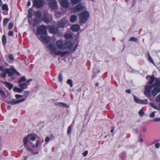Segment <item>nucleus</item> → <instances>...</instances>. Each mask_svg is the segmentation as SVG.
Returning <instances> with one entry per match:
<instances>
[{
  "mask_svg": "<svg viewBox=\"0 0 160 160\" xmlns=\"http://www.w3.org/2000/svg\"><path fill=\"white\" fill-rule=\"evenodd\" d=\"M36 138V136L35 135L32 134H29L25 137H24L23 142L24 146L27 149L32 152L33 154H37L38 153V152H37L35 153L33 152L32 149L30 148V146H32L33 148L35 147V145L32 143V142H31V140L33 141H34Z\"/></svg>",
  "mask_w": 160,
  "mask_h": 160,
  "instance_id": "nucleus-2",
  "label": "nucleus"
},
{
  "mask_svg": "<svg viewBox=\"0 0 160 160\" xmlns=\"http://www.w3.org/2000/svg\"><path fill=\"white\" fill-rule=\"evenodd\" d=\"M64 37L67 39H71L72 38V35L70 33H67L65 35Z\"/></svg>",
  "mask_w": 160,
  "mask_h": 160,
  "instance_id": "nucleus-22",
  "label": "nucleus"
},
{
  "mask_svg": "<svg viewBox=\"0 0 160 160\" xmlns=\"http://www.w3.org/2000/svg\"><path fill=\"white\" fill-rule=\"evenodd\" d=\"M0 93L1 95L4 96L5 95V93L4 91L2 89L0 88Z\"/></svg>",
  "mask_w": 160,
  "mask_h": 160,
  "instance_id": "nucleus-49",
  "label": "nucleus"
},
{
  "mask_svg": "<svg viewBox=\"0 0 160 160\" xmlns=\"http://www.w3.org/2000/svg\"><path fill=\"white\" fill-rule=\"evenodd\" d=\"M148 59L149 61L151 63H153L154 62L153 61V60L152 58L151 57V56H150L149 53L148 52Z\"/></svg>",
  "mask_w": 160,
  "mask_h": 160,
  "instance_id": "nucleus-35",
  "label": "nucleus"
},
{
  "mask_svg": "<svg viewBox=\"0 0 160 160\" xmlns=\"http://www.w3.org/2000/svg\"><path fill=\"white\" fill-rule=\"evenodd\" d=\"M55 15L58 18H59L61 16V13L59 12H55Z\"/></svg>",
  "mask_w": 160,
  "mask_h": 160,
  "instance_id": "nucleus-47",
  "label": "nucleus"
},
{
  "mask_svg": "<svg viewBox=\"0 0 160 160\" xmlns=\"http://www.w3.org/2000/svg\"><path fill=\"white\" fill-rule=\"evenodd\" d=\"M142 103L141 104H147L148 103V101L147 99H145L144 100H142V102H141Z\"/></svg>",
  "mask_w": 160,
  "mask_h": 160,
  "instance_id": "nucleus-46",
  "label": "nucleus"
},
{
  "mask_svg": "<svg viewBox=\"0 0 160 160\" xmlns=\"http://www.w3.org/2000/svg\"><path fill=\"white\" fill-rule=\"evenodd\" d=\"M15 97L16 98L18 99L23 97V96L20 95L16 94L15 95Z\"/></svg>",
  "mask_w": 160,
  "mask_h": 160,
  "instance_id": "nucleus-50",
  "label": "nucleus"
},
{
  "mask_svg": "<svg viewBox=\"0 0 160 160\" xmlns=\"http://www.w3.org/2000/svg\"><path fill=\"white\" fill-rule=\"evenodd\" d=\"M47 28L46 26L41 25L38 27L37 30V34H45L47 33Z\"/></svg>",
  "mask_w": 160,
  "mask_h": 160,
  "instance_id": "nucleus-6",
  "label": "nucleus"
},
{
  "mask_svg": "<svg viewBox=\"0 0 160 160\" xmlns=\"http://www.w3.org/2000/svg\"><path fill=\"white\" fill-rule=\"evenodd\" d=\"M114 128H113L111 130V131L110 132H114Z\"/></svg>",
  "mask_w": 160,
  "mask_h": 160,
  "instance_id": "nucleus-63",
  "label": "nucleus"
},
{
  "mask_svg": "<svg viewBox=\"0 0 160 160\" xmlns=\"http://www.w3.org/2000/svg\"><path fill=\"white\" fill-rule=\"evenodd\" d=\"M9 58L11 60H13L14 59L13 56L12 54H10L9 55Z\"/></svg>",
  "mask_w": 160,
  "mask_h": 160,
  "instance_id": "nucleus-52",
  "label": "nucleus"
},
{
  "mask_svg": "<svg viewBox=\"0 0 160 160\" xmlns=\"http://www.w3.org/2000/svg\"><path fill=\"white\" fill-rule=\"evenodd\" d=\"M149 105L150 106H151L152 107V108L155 109H156L158 110L159 109V108H158L157 106L155 105L152 102H149Z\"/></svg>",
  "mask_w": 160,
  "mask_h": 160,
  "instance_id": "nucleus-28",
  "label": "nucleus"
},
{
  "mask_svg": "<svg viewBox=\"0 0 160 160\" xmlns=\"http://www.w3.org/2000/svg\"><path fill=\"white\" fill-rule=\"evenodd\" d=\"M41 13L39 11H37L36 12V16L38 19H40L41 18Z\"/></svg>",
  "mask_w": 160,
  "mask_h": 160,
  "instance_id": "nucleus-26",
  "label": "nucleus"
},
{
  "mask_svg": "<svg viewBox=\"0 0 160 160\" xmlns=\"http://www.w3.org/2000/svg\"><path fill=\"white\" fill-rule=\"evenodd\" d=\"M67 83L69 84L71 87H72L73 84L72 81L71 79H68L67 81Z\"/></svg>",
  "mask_w": 160,
  "mask_h": 160,
  "instance_id": "nucleus-34",
  "label": "nucleus"
},
{
  "mask_svg": "<svg viewBox=\"0 0 160 160\" xmlns=\"http://www.w3.org/2000/svg\"><path fill=\"white\" fill-rule=\"evenodd\" d=\"M39 141H37L36 142V147H38V145H39Z\"/></svg>",
  "mask_w": 160,
  "mask_h": 160,
  "instance_id": "nucleus-59",
  "label": "nucleus"
},
{
  "mask_svg": "<svg viewBox=\"0 0 160 160\" xmlns=\"http://www.w3.org/2000/svg\"><path fill=\"white\" fill-rule=\"evenodd\" d=\"M61 5L64 8H67L69 6V3L67 0H60Z\"/></svg>",
  "mask_w": 160,
  "mask_h": 160,
  "instance_id": "nucleus-13",
  "label": "nucleus"
},
{
  "mask_svg": "<svg viewBox=\"0 0 160 160\" xmlns=\"http://www.w3.org/2000/svg\"><path fill=\"white\" fill-rule=\"evenodd\" d=\"M153 121L155 122H159L160 121V118H155L153 119Z\"/></svg>",
  "mask_w": 160,
  "mask_h": 160,
  "instance_id": "nucleus-51",
  "label": "nucleus"
},
{
  "mask_svg": "<svg viewBox=\"0 0 160 160\" xmlns=\"http://www.w3.org/2000/svg\"><path fill=\"white\" fill-rule=\"evenodd\" d=\"M4 83L6 87L10 90L12 89L13 87V85L8 82H4Z\"/></svg>",
  "mask_w": 160,
  "mask_h": 160,
  "instance_id": "nucleus-17",
  "label": "nucleus"
},
{
  "mask_svg": "<svg viewBox=\"0 0 160 160\" xmlns=\"http://www.w3.org/2000/svg\"><path fill=\"white\" fill-rule=\"evenodd\" d=\"M29 95V92L28 91H25L24 92V96L25 97H28Z\"/></svg>",
  "mask_w": 160,
  "mask_h": 160,
  "instance_id": "nucleus-32",
  "label": "nucleus"
},
{
  "mask_svg": "<svg viewBox=\"0 0 160 160\" xmlns=\"http://www.w3.org/2000/svg\"><path fill=\"white\" fill-rule=\"evenodd\" d=\"M32 80V79H29L27 80V82L28 83L29 82L31 81Z\"/></svg>",
  "mask_w": 160,
  "mask_h": 160,
  "instance_id": "nucleus-61",
  "label": "nucleus"
},
{
  "mask_svg": "<svg viewBox=\"0 0 160 160\" xmlns=\"http://www.w3.org/2000/svg\"><path fill=\"white\" fill-rule=\"evenodd\" d=\"M134 100L135 102L137 103H142V100L139 99L138 98H137L136 96H134Z\"/></svg>",
  "mask_w": 160,
  "mask_h": 160,
  "instance_id": "nucleus-21",
  "label": "nucleus"
},
{
  "mask_svg": "<svg viewBox=\"0 0 160 160\" xmlns=\"http://www.w3.org/2000/svg\"><path fill=\"white\" fill-rule=\"evenodd\" d=\"M56 45L58 49L60 50H71L72 48V43L69 41L65 42L61 40H58L56 42Z\"/></svg>",
  "mask_w": 160,
  "mask_h": 160,
  "instance_id": "nucleus-3",
  "label": "nucleus"
},
{
  "mask_svg": "<svg viewBox=\"0 0 160 160\" xmlns=\"http://www.w3.org/2000/svg\"><path fill=\"white\" fill-rule=\"evenodd\" d=\"M58 79L60 82H61L62 80V74L60 73L59 74Z\"/></svg>",
  "mask_w": 160,
  "mask_h": 160,
  "instance_id": "nucleus-45",
  "label": "nucleus"
},
{
  "mask_svg": "<svg viewBox=\"0 0 160 160\" xmlns=\"http://www.w3.org/2000/svg\"><path fill=\"white\" fill-rule=\"evenodd\" d=\"M49 32L53 34H59V31L58 28L53 26H50L49 28Z\"/></svg>",
  "mask_w": 160,
  "mask_h": 160,
  "instance_id": "nucleus-9",
  "label": "nucleus"
},
{
  "mask_svg": "<svg viewBox=\"0 0 160 160\" xmlns=\"http://www.w3.org/2000/svg\"><path fill=\"white\" fill-rule=\"evenodd\" d=\"M41 21V20H38V19H35L34 20V25L35 26V23H37V22H40Z\"/></svg>",
  "mask_w": 160,
  "mask_h": 160,
  "instance_id": "nucleus-54",
  "label": "nucleus"
},
{
  "mask_svg": "<svg viewBox=\"0 0 160 160\" xmlns=\"http://www.w3.org/2000/svg\"><path fill=\"white\" fill-rule=\"evenodd\" d=\"M81 0H71V2L73 4H76L80 3Z\"/></svg>",
  "mask_w": 160,
  "mask_h": 160,
  "instance_id": "nucleus-25",
  "label": "nucleus"
},
{
  "mask_svg": "<svg viewBox=\"0 0 160 160\" xmlns=\"http://www.w3.org/2000/svg\"><path fill=\"white\" fill-rule=\"evenodd\" d=\"M55 105L64 108H68L69 105H67L66 103L62 102H57L55 104Z\"/></svg>",
  "mask_w": 160,
  "mask_h": 160,
  "instance_id": "nucleus-16",
  "label": "nucleus"
},
{
  "mask_svg": "<svg viewBox=\"0 0 160 160\" xmlns=\"http://www.w3.org/2000/svg\"><path fill=\"white\" fill-rule=\"evenodd\" d=\"M28 17L30 18L32 17V10L31 9H29L28 10Z\"/></svg>",
  "mask_w": 160,
  "mask_h": 160,
  "instance_id": "nucleus-29",
  "label": "nucleus"
},
{
  "mask_svg": "<svg viewBox=\"0 0 160 160\" xmlns=\"http://www.w3.org/2000/svg\"><path fill=\"white\" fill-rule=\"evenodd\" d=\"M71 29L73 32H77L80 29L79 26L77 24H75L72 26Z\"/></svg>",
  "mask_w": 160,
  "mask_h": 160,
  "instance_id": "nucleus-15",
  "label": "nucleus"
},
{
  "mask_svg": "<svg viewBox=\"0 0 160 160\" xmlns=\"http://www.w3.org/2000/svg\"><path fill=\"white\" fill-rule=\"evenodd\" d=\"M88 153V151H85L82 154L83 155L84 157L86 156Z\"/></svg>",
  "mask_w": 160,
  "mask_h": 160,
  "instance_id": "nucleus-53",
  "label": "nucleus"
},
{
  "mask_svg": "<svg viewBox=\"0 0 160 160\" xmlns=\"http://www.w3.org/2000/svg\"><path fill=\"white\" fill-rule=\"evenodd\" d=\"M152 88H153L152 92V94L153 96L155 97L160 92V80L157 79L152 85H146L144 91V94L146 96L149 97L150 96V92Z\"/></svg>",
  "mask_w": 160,
  "mask_h": 160,
  "instance_id": "nucleus-1",
  "label": "nucleus"
},
{
  "mask_svg": "<svg viewBox=\"0 0 160 160\" xmlns=\"http://www.w3.org/2000/svg\"><path fill=\"white\" fill-rule=\"evenodd\" d=\"M9 21V19L7 18H5L3 20V25L4 26H6L8 22Z\"/></svg>",
  "mask_w": 160,
  "mask_h": 160,
  "instance_id": "nucleus-33",
  "label": "nucleus"
},
{
  "mask_svg": "<svg viewBox=\"0 0 160 160\" xmlns=\"http://www.w3.org/2000/svg\"><path fill=\"white\" fill-rule=\"evenodd\" d=\"M41 39L46 43H48L50 42V39L49 37L46 35L41 36Z\"/></svg>",
  "mask_w": 160,
  "mask_h": 160,
  "instance_id": "nucleus-14",
  "label": "nucleus"
},
{
  "mask_svg": "<svg viewBox=\"0 0 160 160\" xmlns=\"http://www.w3.org/2000/svg\"><path fill=\"white\" fill-rule=\"evenodd\" d=\"M2 8L3 10H5L7 11L8 10V7L7 4H4L3 5L2 7Z\"/></svg>",
  "mask_w": 160,
  "mask_h": 160,
  "instance_id": "nucleus-30",
  "label": "nucleus"
},
{
  "mask_svg": "<svg viewBox=\"0 0 160 160\" xmlns=\"http://www.w3.org/2000/svg\"><path fill=\"white\" fill-rule=\"evenodd\" d=\"M27 4L28 5V6H29L31 5V2L30 1H29L28 2V3H27Z\"/></svg>",
  "mask_w": 160,
  "mask_h": 160,
  "instance_id": "nucleus-62",
  "label": "nucleus"
},
{
  "mask_svg": "<svg viewBox=\"0 0 160 160\" xmlns=\"http://www.w3.org/2000/svg\"><path fill=\"white\" fill-rule=\"evenodd\" d=\"M77 17L75 15H72L70 18V21L72 23L74 22L77 20Z\"/></svg>",
  "mask_w": 160,
  "mask_h": 160,
  "instance_id": "nucleus-18",
  "label": "nucleus"
},
{
  "mask_svg": "<svg viewBox=\"0 0 160 160\" xmlns=\"http://www.w3.org/2000/svg\"><path fill=\"white\" fill-rule=\"evenodd\" d=\"M129 40L130 41H134L135 42H137L138 41L137 39L134 37H131L130 39Z\"/></svg>",
  "mask_w": 160,
  "mask_h": 160,
  "instance_id": "nucleus-41",
  "label": "nucleus"
},
{
  "mask_svg": "<svg viewBox=\"0 0 160 160\" xmlns=\"http://www.w3.org/2000/svg\"><path fill=\"white\" fill-rule=\"evenodd\" d=\"M7 102L8 103L11 104L12 105L16 104V101L13 99H12L9 101H7Z\"/></svg>",
  "mask_w": 160,
  "mask_h": 160,
  "instance_id": "nucleus-23",
  "label": "nucleus"
},
{
  "mask_svg": "<svg viewBox=\"0 0 160 160\" xmlns=\"http://www.w3.org/2000/svg\"><path fill=\"white\" fill-rule=\"evenodd\" d=\"M155 80L154 77L152 76L150 77V80L148 82V84L149 85H152V83Z\"/></svg>",
  "mask_w": 160,
  "mask_h": 160,
  "instance_id": "nucleus-20",
  "label": "nucleus"
},
{
  "mask_svg": "<svg viewBox=\"0 0 160 160\" xmlns=\"http://www.w3.org/2000/svg\"><path fill=\"white\" fill-rule=\"evenodd\" d=\"M5 69L6 68H3L2 67L0 66V70L2 72L4 71H5Z\"/></svg>",
  "mask_w": 160,
  "mask_h": 160,
  "instance_id": "nucleus-57",
  "label": "nucleus"
},
{
  "mask_svg": "<svg viewBox=\"0 0 160 160\" xmlns=\"http://www.w3.org/2000/svg\"><path fill=\"white\" fill-rule=\"evenodd\" d=\"M47 14H48L47 12L45 13L43 18V21L47 23H48L49 22V18L47 17Z\"/></svg>",
  "mask_w": 160,
  "mask_h": 160,
  "instance_id": "nucleus-19",
  "label": "nucleus"
},
{
  "mask_svg": "<svg viewBox=\"0 0 160 160\" xmlns=\"http://www.w3.org/2000/svg\"><path fill=\"white\" fill-rule=\"evenodd\" d=\"M13 33L12 31H10L8 33L9 35L10 36H12L13 35Z\"/></svg>",
  "mask_w": 160,
  "mask_h": 160,
  "instance_id": "nucleus-56",
  "label": "nucleus"
},
{
  "mask_svg": "<svg viewBox=\"0 0 160 160\" xmlns=\"http://www.w3.org/2000/svg\"><path fill=\"white\" fill-rule=\"evenodd\" d=\"M50 140V138L47 136L46 137V138H45V142H46V143H47L49 142Z\"/></svg>",
  "mask_w": 160,
  "mask_h": 160,
  "instance_id": "nucleus-48",
  "label": "nucleus"
},
{
  "mask_svg": "<svg viewBox=\"0 0 160 160\" xmlns=\"http://www.w3.org/2000/svg\"><path fill=\"white\" fill-rule=\"evenodd\" d=\"M25 100V99H24V98H23V99H20L19 100H18L17 101H16V104H17V103H19L21 102H23Z\"/></svg>",
  "mask_w": 160,
  "mask_h": 160,
  "instance_id": "nucleus-36",
  "label": "nucleus"
},
{
  "mask_svg": "<svg viewBox=\"0 0 160 160\" xmlns=\"http://www.w3.org/2000/svg\"><path fill=\"white\" fill-rule=\"evenodd\" d=\"M67 22V21L66 19H62L61 21L58 22V26L59 28H63Z\"/></svg>",
  "mask_w": 160,
  "mask_h": 160,
  "instance_id": "nucleus-12",
  "label": "nucleus"
},
{
  "mask_svg": "<svg viewBox=\"0 0 160 160\" xmlns=\"http://www.w3.org/2000/svg\"><path fill=\"white\" fill-rule=\"evenodd\" d=\"M134 132L135 133H137L138 132V129H136L134 130Z\"/></svg>",
  "mask_w": 160,
  "mask_h": 160,
  "instance_id": "nucleus-60",
  "label": "nucleus"
},
{
  "mask_svg": "<svg viewBox=\"0 0 160 160\" xmlns=\"http://www.w3.org/2000/svg\"><path fill=\"white\" fill-rule=\"evenodd\" d=\"M2 72H3L0 75V76L1 77L5 78L6 76V74L7 73V72H6L5 71H3Z\"/></svg>",
  "mask_w": 160,
  "mask_h": 160,
  "instance_id": "nucleus-38",
  "label": "nucleus"
},
{
  "mask_svg": "<svg viewBox=\"0 0 160 160\" xmlns=\"http://www.w3.org/2000/svg\"><path fill=\"white\" fill-rule=\"evenodd\" d=\"M155 112H152L150 114V117L152 118H153L155 116Z\"/></svg>",
  "mask_w": 160,
  "mask_h": 160,
  "instance_id": "nucleus-42",
  "label": "nucleus"
},
{
  "mask_svg": "<svg viewBox=\"0 0 160 160\" xmlns=\"http://www.w3.org/2000/svg\"><path fill=\"white\" fill-rule=\"evenodd\" d=\"M26 78L24 76H23L19 80H18V83H20L22 82L26 81Z\"/></svg>",
  "mask_w": 160,
  "mask_h": 160,
  "instance_id": "nucleus-27",
  "label": "nucleus"
},
{
  "mask_svg": "<svg viewBox=\"0 0 160 160\" xmlns=\"http://www.w3.org/2000/svg\"><path fill=\"white\" fill-rule=\"evenodd\" d=\"M160 145V143H157L155 144V147L156 148H158L159 147Z\"/></svg>",
  "mask_w": 160,
  "mask_h": 160,
  "instance_id": "nucleus-55",
  "label": "nucleus"
},
{
  "mask_svg": "<svg viewBox=\"0 0 160 160\" xmlns=\"http://www.w3.org/2000/svg\"><path fill=\"white\" fill-rule=\"evenodd\" d=\"M88 12L86 11H84L82 12L80 15L79 18L80 21L82 23H85L87 21L88 18L89 16Z\"/></svg>",
  "mask_w": 160,
  "mask_h": 160,
  "instance_id": "nucleus-5",
  "label": "nucleus"
},
{
  "mask_svg": "<svg viewBox=\"0 0 160 160\" xmlns=\"http://www.w3.org/2000/svg\"><path fill=\"white\" fill-rule=\"evenodd\" d=\"M5 71L7 72V73L8 74V76H9L13 75L14 73H16L18 75H20L18 72L14 70L6 68Z\"/></svg>",
  "mask_w": 160,
  "mask_h": 160,
  "instance_id": "nucleus-10",
  "label": "nucleus"
},
{
  "mask_svg": "<svg viewBox=\"0 0 160 160\" xmlns=\"http://www.w3.org/2000/svg\"><path fill=\"white\" fill-rule=\"evenodd\" d=\"M48 48L49 49L51 54H54L56 55H61L62 57L68 53V52H63L57 50L55 46L52 43L49 44Z\"/></svg>",
  "mask_w": 160,
  "mask_h": 160,
  "instance_id": "nucleus-4",
  "label": "nucleus"
},
{
  "mask_svg": "<svg viewBox=\"0 0 160 160\" xmlns=\"http://www.w3.org/2000/svg\"><path fill=\"white\" fill-rule=\"evenodd\" d=\"M6 37L5 35H4L2 37V42L4 45H5L6 43Z\"/></svg>",
  "mask_w": 160,
  "mask_h": 160,
  "instance_id": "nucleus-24",
  "label": "nucleus"
},
{
  "mask_svg": "<svg viewBox=\"0 0 160 160\" xmlns=\"http://www.w3.org/2000/svg\"><path fill=\"white\" fill-rule=\"evenodd\" d=\"M21 90V89L17 87H14L13 89V90L15 92H20V91Z\"/></svg>",
  "mask_w": 160,
  "mask_h": 160,
  "instance_id": "nucleus-31",
  "label": "nucleus"
},
{
  "mask_svg": "<svg viewBox=\"0 0 160 160\" xmlns=\"http://www.w3.org/2000/svg\"><path fill=\"white\" fill-rule=\"evenodd\" d=\"M44 2L43 0H33V5L38 8H40L43 5Z\"/></svg>",
  "mask_w": 160,
  "mask_h": 160,
  "instance_id": "nucleus-8",
  "label": "nucleus"
},
{
  "mask_svg": "<svg viewBox=\"0 0 160 160\" xmlns=\"http://www.w3.org/2000/svg\"><path fill=\"white\" fill-rule=\"evenodd\" d=\"M126 92L129 94L131 93V90L130 89H127L126 91Z\"/></svg>",
  "mask_w": 160,
  "mask_h": 160,
  "instance_id": "nucleus-58",
  "label": "nucleus"
},
{
  "mask_svg": "<svg viewBox=\"0 0 160 160\" xmlns=\"http://www.w3.org/2000/svg\"><path fill=\"white\" fill-rule=\"evenodd\" d=\"M140 142H142L143 141V140L142 138H141L140 140Z\"/></svg>",
  "mask_w": 160,
  "mask_h": 160,
  "instance_id": "nucleus-64",
  "label": "nucleus"
},
{
  "mask_svg": "<svg viewBox=\"0 0 160 160\" xmlns=\"http://www.w3.org/2000/svg\"><path fill=\"white\" fill-rule=\"evenodd\" d=\"M138 113L140 116H142L144 115V113L142 109H141L139 111Z\"/></svg>",
  "mask_w": 160,
  "mask_h": 160,
  "instance_id": "nucleus-39",
  "label": "nucleus"
},
{
  "mask_svg": "<svg viewBox=\"0 0 160 160\" xmlns=\"http://www.w3.org/2000/svg\"><path fill=\"white\" fill-rule=\"evenodd\" d=\"M48 2L49 7L52 9H55L58 7L57 1L55 0H50Z\"/></svg>",
  "mask_w": 160,
  "mask_h": 160,
  "instance_id": "nucleus-7",
  "label": "nucleus"
},
{
  "mask_svg": "<svg viewBox=\"0 0 160 160\" xmlns=\"http://www.w3.org/2000/svg\"><path fill=\"white\" fill-rule=\"evenodd\" d=\"M155 101L157 102H160V94L156 97Z\"/></svg>",
  "mask_w": 160,
  "mask_h": 160,
  "instance_id": "nucleus-37",
  "label": "nucleus"
},
{
  "mask_svg": "<svg viewBox=\"0 0 160 160\" xmlns=\"http://www.w3.org/2000/svg\"><path fill=\"white\" fill-rule=\"evenodd\" d=\"M71 130H72V127L71 126H69L68 128V131H67V133L68 134H70L71 132Z\"/></svg>",
  "mask_w": 160,
  "mask_h": 160,
  "instance_id": "nucleus-44",
  "label": "nucleus"
},
{
  "mask_svg": "<svg viewBox=\"0 0 160 160\" xmlns=\"http://www.w3.org/2000/svg\"><path fill=\"white\" fill-rule=\"evenodd\" d=\"M13 23L12 22L9 23L8 26V29L9 30L11 29L13 27Z\"/></svg>",
  "mask_w": 160,
  "mask_h": 160,
  "instance_id": "nucleus-43",
  "label": "nucleus"
},
{
  "mask_svg": "<svg viewBox=\"0 0 160 160\" xmlns=\"http://www.w3.org/2000/svg\"><path fill=\"white\" fill-rule=\"evenodd\" d=\"M84 9V7L81 4H78L73 8V10L75 12H78Z\"/></svg>",
  "mask_w": 160,
  "mask_h": 160,
  "instance_id": "nucleus-11",
  "label": "nucleus"
},
{
  "mask_svg": "<svg viewBox=\"0 0 160 160\" xmlns=\"http://www.w3.org/2000/svg\"><path fill=\"white\" fill-rule=\"evenodd\" d=\"M19 86L21 88V90L20 91V92H22L24 89V84L22 83L20 84H19Z\"/></svg>",
  "mask_w": 160,
  "mask_h": 160,
  "instance_id": "nucleus-40",
  "label": "nucleus"
}]
</instances>
